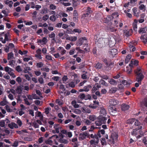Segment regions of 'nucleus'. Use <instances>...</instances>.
Instances as JSON below:
<instances>
[{"instance_id":"obj_58","label":"nucleus","mask_w":147,"mask_h":147,"mask_svg":"<svg viewBox=\"0 0 147 147\" xmlns=\"http://www.w3.org/2000/svg\"><path fill=\"white\" fill-rule=\"evenodd\" d=\"M49 16L47 15H45L44 16L42 17V20L44 21H46L47 20V19L49 18Z\"/></svg>"},{"instance_id":"obj_51","label":"nucleus","mask_w":147,"mask_h":147,"mask_svg":"<svg viewBox=\"0 0 147 147\" xmlns=\"http://www.w3.org/2000/svg\"><path fill=\"white\" fill-rule=\"evenodd\" d=\"M15 63V61L13 60H10L9 62V65L13 67L14 65V64Z\"/></svg>"},{"instance_id":"obj_17","label":"nucleus","mask_w":147,"mask_h":147,"mask_svg":"<svg viewBox=\"0 0 147 147\" xmlns=\"http://www.w3.org/2000/svg\"><path fill=\"white\" fill-rule=\"evenodd\" d=\"M6 122L7 123L9 121V120L7 119H6L5 120H2L0 122V125L2 127H4L5 125V122L6 121Z\"/></svg>"},{"instance_id":"obj_32","label":"nucleus","mask_w":147,"mask_h":147,"mask_svg":"<svg viewBox=\"0 0 147 147\" xmlns=\"http://www.w3.org/2000/svg\"><path fill=\"white\" fill-rule=\"evenodd\" d=\"M45 142L46 144H48L51 146H52V145L53 142L51 140L49 139H48L45 140Z\"/></svg>"},{"instance_id":"obj_42","label":"nucleus","mask_w":147,"mask_h":147,"mask_svg":"<svg viewBox=\"0 0 147 147\" xmlns=\"http://www.w3.org/2000/svg\"><path fill=\"white\" fill-rule=\"evenodd\" d=\"M139 8L140 10H146L145 6L143 4L140 5V6L139 7Z\"/></svg>"},{"instance_id":"obj_49","label":"nucleus","mask_w":147,"mask_h":147,"mask_svg":"<svg viewBox=\"0 0 147 147\" xmlns=\"http://www.w3.org/2000/svg\"><path fill=\"white\" fill-rule=\"evenodd\" d=\"M45 113L46 115L48 114L49 113V110H51V108L49 107H47L45 109Z\"/></svg>"},{"instance_id":"obj_14","label":"nucleus","mask_w":147,"mask_h":147,"mask_svg":"<svg viewBox=\"0 0 147 147\" xmlns=\"http://www.w3.org/2000/svg\"><path fill=\"white\" fill-rule=\"evenodd\" d=\"M78 13L77 12V11L76 10H74L73 13L74 17L73 18V20L74 21H76L78 20Z\"/></svg>"},{"instance_id":"obj_5","label":"nucleus","mask_w":147,"mask_h":147,"mask_svg":"<svg viewBox=\"0 0 147 147\" xmlns=\"http://www.w3.org/2000/svg\"><path fill=\"white\" fill-rule=\"evenodd\" d=\"M117 52L116 49L111 48L109 49V53L110 57H113L117 54Z\"/></svg>"},{"instance_id":"obj_46","label":"nucleus","mask_w":147,"mask_h":147,"mask_svg":"<svg viewBox=\"0 0 147 147\" xmlns=\"http://www.w3.org/2000/svg\"><path fill=\"white\" fill-rule=\"evenodd\" d=\"M50 9L51 10H54L56 8V7L53 4H51L49 6Z\"/></svg>"},{"instance_id":"obj_26","label":"nucleus","mask_w":147,"mask_h":147,"mask_svg":"<svg viewBox=\"0 0 147 147\" xmlns=\"http://www.w3.org/2000/svg\"><path fill=\"white\" fill-rule=\"evenodd\" d=\"M117 90V88L116 87L111 88L110 90V91L111 93H115Z\"/></svg>"},{"instance_id":"obj_48","label":"nucleus","mask_w":147,"mask_h":147,"mask_svg":"<svg viewBox=\"0 0 147 147\" xmlns=\"http://www.w3.org/2000/svg\"><path fill=\"white\" fill-rule=\"evenodd\" d=\"M50 19L52 21H55L56 20V18L54 15L50 16Z\"/></svg>"},{"instance_id":"obj_11","label":"nucleus","mask_w":147,"mask_h":147,"mask_svg":"<svg viewBox=\"0 0 147 147\" xmlns=\"http://www.w3.org/2000/svg\"><path fill=\"white\" fill-rule=\"evenodd\" d=\"M36 52L37 54L35 55V57L37 58V59H41L42 58V57L41 55V50L40 49H38L36 51Z\"/></svg>"},{"instance_id":"obj_37","label":"nucleus","mask_w":147,"mask_h":147,"mask_svg":"<svg viewBox=\"0 0 147 147\" xmlns=\"http://www.w3.org/2000/svg\"><path fill=\"white\" fill-rule=\"evenodd\" d=\"M4 70L8 73L10 71H13V69L8 66H6L5 67Z\"/></svg>"},{"instance_id":"obj_23","label":"nucleus","mask_w":147,"mask_h":147,"mask_svg":"<svg viewBox=\"0 0 147 147\" xmlns=\"http://www.w3.org/2000/svg\"><path fill=\"white\" fill-rule=\"evenodd\" d=\"M13 57V54L12 52H11L7 54V59L10 60L12 59Z\"/></svg>"},{"instance_id":"obj_1","label":"nucleus","mask_w":147,"mask_h":147,"mask_svg":"<svg viewBox=\"0 0 147 147\" xmlns=\"http://www.w3.org/2000/svg\"><path fill=\"white\" fill-rule=\"evenodd\" d=\"M134 72L136 76V81L140 83L144 78V76L142 73L140 68H137L134 70Z\"/></svg>"},{"instance_id":"obj_12","label":"nucleus","mask_w":147,"mask_h":147,"mask_svg":"<svg viewBox=\"0 0 147 147\" xmlns=\"http://www.w3.org/2000/svg\"><path fill=\"white\" fill-rule=\"evenodd\" d=\"M139 61L138 60H131L129 64V66L131 67H133L134 65L137 66L138 65Z\"/></svg>"},{"instance_id":"obj_38","label":"nucleus","mask_w":147,"mask_h":147,"mask_svg":"<svg viewBox=\"0 0 147 147\" xmlns=\"http://www.w3.org/2000/svg\"><path fill=\"white\" fill-rule=\"evenodd\" d=\"M43 65V63L42 62H40L36 63V66L38 68L42 67Z\"/></svg>"},{"instance_id":"obj_6","label":"nucleus","mask_w":147,"mask_h":147,"mask_svg":"<svg viewBox=\"0 0 147 147\" xmlns=\"http://www.w3.org/2000/svg\"><path fill=\"white\" fill-rule=\"evenodd\" d=\"M100 109V115L105 116L107 114V112L106 109L103 108V106H101L99 107V109Z\"/></svg>"},{"instance_id":"obj_24","label":"nucleus","mask_w":147,"mask_h":147,"mask_svg":"<svg viewBox=\"0 0 147 147\" xmlns=\"http://www.w3.org/2000/svg\"><path fill=\"white\" fill-rule=\"evenodd\" d=\"M92 87L90 85H87L86 86H85L84 87V90L85 92H88L90 89Z\"/></svg>"},{"instance_id":"obj_39","label":"nucleus","mask_w":147,"mask_h":147,"mask_svg":"<svg viewBox=\"0 0 147 147\" xmlns=\"http://www.w3.org/2000/svg\"><path fill=\"white\" fill-rule=\"evenodd\" d=\"M5 108L7 111L8 112H11L12 111L9 106L8 105H6L5 106Z\"/></svg>"},{"instance_id":"obj_60","label":"nucleus","mask_w":147,"mask_h":147,"mask_svg":"<svg viewBox=\"0 0 147 147\" xmlns=\"http://www.w3.org/2000/svg\"><path fill=\"white\" fill-rule=\"evenodd\" d=\"M42 41L44 44H45L47 42V39L46 37H43L42 39Z\"/></svg>"},{"instance_id":"obj_33","label":"nucleus","mask_w":147,"mask_h":147,"mask_svg":"<svg viewBox=\"0 0 147 147\" xmlns=\"http://www.w3.org/2000/svg\"><path fill=\"white\" fill-rule=\"evenodd\" d=\"M85 96L84 93H80L78 96V98L81 99H85Z\"/></svg>"},{"instance_id":"obj_31","label":"nucleus","mask_w":147,"mask_h":147,"mask_svg":"<svg viewBox=\"0 0 147 147\" xmlns=\"http://www.w3.org/2000/svg\"><path fill=\"white\" fill-rule=\"evenodd\" d=\"M102 66V64L101 63H98L97 64H96L95 67L96 68L98 69H99L101 68Z\"/></svg>"},{"instance_id":"obj_47","label":"nucleus","mask_w":147,"mask_h":147,"mask_svg":"<svg viewBox=\"0 0 147 147\" xmlns=\"http://www.w3.org/2000/svg\"><path fill=\"white\" fill-rule=\"evenodd\" d=\"M20 142V141H15L13 143V144L12 145V146L15 147H17L18 146L19 142Z\"/></svg>"},{"instance_id":"obj_4","label":"nucleus","mask_w":147,"mask_h":147,"mask_svg":"<svg viewBox=\"0 0 147 147\" xmlns=\"http://www.w3.org/2000/svg\"><path fill=\"white\" fill-rule=\"evenodd\" d=\"M92 11L90 7H88L85 11V13L82 15V18L84 19L85 17H88L90 14L92 13Z\"/></svg>"},{"instance_id":"obj_9","label":"nucleus","mask_w":147,"mask_h":147,"mask_svg":"<svg viewBox=\"0 0 147 147\" xmlns=\"http://www.w3.org/2000/svg\"><path fill=\"white\" fill-rule=\"evenodd\" d=\"M87 134L85 132H83V133H80L79 135V139L80 140H83L85 139L86 137Z\"/></svg>"},{"instance_id":"obj_2","label":"nucleus","mask_w":147,"mask_h":147,"mask_svg":"<svg viewBox=\"0 0 147 147\" xmlns=\"http://www.w3.org/2000/svg\"><path fill=\"white\" fill-rule=\"evenodd\" d=\"M107 119V117L100 115L98 117L96 120L95 121V124L97 126H100L103 124H105Z\"/></svg>"},{"instance_id":"obj_18","label":"nucleus","mask_w":147,"mask_h":147,"mask_svg":"<svg viewBox=\"0 0 147 147\" xmlns=\"http://www.w3.org/2000/svg\"><path fill=\"white\" fill-rule=\"evenodd\" d=\"M107 30L111 32H115L117 30L115 28V27L111 26L108 27Z\"/></svg>"},{"instance_id":"obj_59","label":"nucleus","mask_w":147,"mask_h":147,"mask_svg":"<svg viewBox=\"0 0 147 147\" xmlns=\"http://www.w3.org/2000/svg\"><path fill=\"white\" fill-rule=\"evenodd\" d=\"M68 78L67 76H64L62 78V80L63 81V82L64 83H65V82L67 81V80Z\"/></svg>"},{"instance_id":"obj_3","label":"nucleus","mask_w":147,"mask_h":147,"mask_svg":"<svg viewBox=\"0 0 147 147\" xmlns=\"http://www.w3.org/2000/svg\"><path fill=\"white\" fill-rule=\"evenodd\" d=\"M108 109L110 114L112 116H114L117 115V109L116 106L109 105Z\"/></svg>"},{"instance_id":"obj_63","label":"nucleus","mask_w":147,"mask_h":147,"mask_svg":"<svg viewBox=\"0 0 147 147\" xmlns=\"http://www.w3.org/2000/svg\"><path fill=\"white\" fill-rule=\"evenodd\" d=\"M91 98V96L89 94H88L86 96H85V100H90Z\"/></svg>"},{"instance_id":"obj_61","label":"nucleus","mask_w":147,"mask_h":147,"mask_svg":"<svg viewBox=\"0 0 147 147\" xmlns=\"http://www.w3.org/2000/svg\"><path fill=\"white\" fill-rule=\"evenodd\" d=\"M120 82L122 84L125 86L127 85L128 84L126 80H123Z\"/></svg>"},{"instance_id":"obj_41","label":"nucleus","mask_w":147,"mask_h":147,"mask_svg":"<svg viewBox=\"0 0 147 147\" xmlns=\"http://www.w3.org/2000/svg\"><path fill=\"white\" fill-rule=\"evenodd\" d=\"M82 111L84 113H90L91 112L90 110L88 108L86 109L83 108L82 109Z\"/></svg>"},{"instance_id":"obj_40","label":"nucleus","mask_w":147,"mask_h":147,"mask_svg":"<svg viewBox=\"0 0 147 147\" xmlns=\"http://www.w3.org/2000/svg\"><path fill=\"white\" fill-rule=\"evenodd\" d=\"M114 65V62H111L109 64L108 63V65H107L106 66L107 67H108L110 68L113 67Z\"/></svg>"},{"instance_id":"obj_34","label":"nucleus","mask_w":147,"mask_h":147,"mask_svg":"<svg viewBox=\"0 0 147 147\" xmlns=\"http://www.w3.org/2000/svg\"><path fill=\"white\" fill-rule=\"evenodd\" d=\"M138 130V129L137 128H136V129H133V131L131 132V135L135 136L137 135V131Z\"/></svg>"},{"instance_id":"obj_8","label":"nucleus","mask_w":147,"mask_h":147,"mask_svg":"<svg viewBox=\"0 0 147 147\" xmlns=\"http://www.w3.org/2000/svg\"><path fill=\"white\" fill-rule=\"evenodd\" d=\"M132 11L134 13V15L137 18L139 17L140 12V10L138 11L137 8L135 7L132 9Z\"/></svg>"},{"instance_id":"obj_15","label":"nucleus","mask_w":147,"mask_h":147,"mask_svg":"<svg viewBox=\"0 0 147 147\" xmlns=\"http://www.w3.org/2000/svg\"><path fill=\"white\" fill-rule=\"evenodd\" d=\"M90 138H94V140H96V143H98L99 140L96 134H94V135L92 134H90Z\"/></svg>"},{"instance_id":"obj_20","label":"nucleus","mask_w":147,"mask_h":147,"mask_svg":"<svg viewBox=\"0 0 147 147\" xmlns=\"http://www.w3.org/2000/svg\"><path fill=\"white\" fill-rule=\"evenodd\" d=\"M131 57V55H128L126 57L125 59V63H127L129 61Z\"/></svg>"},{"instance_id":"obj_54","label":"nucleus","mask_w":147,"mask_h":147,"mask_svg":"<svg viewBox=\"0 0 147 147\" xmlns=\"http://www.w3.org/2000/svg\"><path fill=\"white\" fill-rule=\"evenodd\" d=\"M99 106H96V105L94 104H93V105H89L90 107L93 109H95L97 108H98V109H99Z\"/></svg>"},{"instance_id":"obj_57","label":"nucleus","mask_w":147,"mask_h":147,"mask_svg":"<svg viewBox=\"0 0 147 147\" xmlns=\"http://www.w3.org/2000/svg\"><path fill=\"white\" fill-rule=\"evenodd\" d=\"M124 12L126 13V16L128 18H131L132 17V16L131 14L129 13H127V11L126 10H125L124 11Z\"/></svg>"},{"instance_id":"obj_7","label":"nucleus","mask_w":147,"mask_h":147,"mask_svg":"<svg viewBox=\"0 0 147 147\" xmlns=\"http://www.w3.org/2000/svg\"><path fill=\"white\" fill-rule=\"evenodd\" d=\"M119 103V101L115 99H112L109 100V105L116 106Z\"/></svg>"},{"instance_id":"obj_16","label":"nucleus","mask_w":147,"mask_h":147,"mask_svg":"<svg viewBox=\"0 0 147 147\" xmlns=\"http://www.w3.org/2000/svg\"><path fill=\"white\" fill-rule=\"evenodd\" d=\"M124 34L126 36H129L132 34V30H125L124 32Z\"/></svg>"},{"instance_id":"obj_44","label":"nucleus","mask_w":147,"mask_h":147,"mask_svg":"<svg viewBox=\"0 0 147 147\" xmlns=\"http://www.w3.org/2000/svg\"><path fill=\"white\" fill-rule=\"evenodd\" d=\"M31 69H30V68L29 67H25L24 70V73H26L28 72V71L29 70H30Z\"/></svg>"},{"instance_id":"obj_43","label":"nucleus","mask_w":147,"mask_h":147,"mask_svg":"<svg viewBox=\"0 0 147 147\" xmlns=\"http://www.w3.org/2000/svg\"><path fill=\"white\" fill-rule=\"evenodd\" d=\"M48 13L47 10V8H44L41 10L40 13L42 14L44 13Z\"/></svg>"},{"instance_id":"obj_27","label":"nucleus","mask_w":147,"mask_h":147,"mask_svg":"<svg viewBox=\"0 0 147 147\" xmlns=\"http://www.w3.org/2000/svg\"><path fill=\"white\" fill-rule=\"evenodd\" d=\"M99 83L101 84H102L103 85L107 86L108 84L104 80H102V79H101L99 81Z\"/></svg>"},{"instance_id":"obj_55","label":"nucleus","mask_w":147,"mask_h":147,"mask_svg":"<svg viewBox=\"0 0 147 147\" xmlns=\"http://www.w3.org/2000/svg\"><path fill=\"white\" fill-rule=\"evenodd\" d=\"M12 71H10L9 72H8V74L10 75L13 78H14L16 77V76L14 75V73H13L12 72Z\"/></svg>"},{"instance_id":"obj_13","label":"nucleus","mask_w":147,"mask_h":147,"mask_svg":"<svg viewBox=\"0 0 147 147\" xmlns=\"http://www.w3.org/2000/svg\"><path fill=\"white\" fill-rule=\"evenodd\" d=\"M135 125L136 126H138L137 128L138 129V130L141 129L142 128V126L141 125L140 123L137 119H136L135 122Z\"/></svg>"},{"instance_id":"obj_36","label":"nucleus","mask_w":147,"mask_h":147,"mask_svg":"<svg viewBox=\"0 0 147 147\" xmlns=\"http://www.w3.org/2000/svg\"><path fill=\"white\" fill-rule=\"evenodd\" d=\"M99 76L100 77L102 78V79L106 80H107L109 78V77L106 75H99Z\"/></svg>"},{"instance_id":"obj_53","label":"nucleus","mask_w":147,"mask_h":147,"mask_svg":"<svg viewBox=\"0 0 147 147\" xmlns=\"http://www.w3.org/2000/svg\"><path fill=\"white\" fill-rule=\"evenodd\" d=\"M66 30L67 31H66V32L67 33L71 34H72L73 32V31L71 29L68 28Z\"/></svg>"},{"instance_id":"obj_10","label":"nucleus","mask_w":147,"mask_h":147,"mask_svg":"<svg viewBox=\"0 0 147 147\" xmlns=\"http://www.w3.org/2000/svg\"><path fill=\"white\" fill-rule=\"evenodd\" d=\"M130 107L129 105L126 104H123L121 105V109L122 111H125L128 110Z\"/></svg>"},{"instance_id":"obj_21","label":"nucleus","mask_w":147,"mask_h":147,"mask_svg":"<svg viewBox=\"0 0 147 147\" xmlns=\"http://www.w3.org/2000/svg\"><path fill=\"white\" fill-rule=\"evenodd\" d=\"M76 50L78 51L77 53V54H78L79 53L82 54L84 53V51L80 49L79 47H76Z\"/></svg>"},{"instance_id":"obj_30","label":"nucleus","mask_w":147,"mask_h":147,"mask_svg":"<svg viewBox=\"0 0 147 147\" xmlns=\"http://www.w3.org/2000/svg\"><path fill=\"white\" fill-rule=\"evenodd\" d=\"M89 119L92 121H94L96 119V117L95 115H90L89 116Z\"/></svg>"},{"instance_id":"obj_56","label":"nucleus","mask_w":147,"mask_h":147,"mask_svg":"<svg viewBox=\"0 0 147 147\" xmlns=\"http://www.w3.org/2000/svg\"><path fill=\"white\" fill-rule=\"evenodd\" d=\"M141 106H145L146 108H147V100H145L141 104Z\"/></svg>"},{"instance_id":"obj_28","label":"nucleus","mask_w":147,"mask_h":147,"mask_svg":"<svg viewBox=\"0 0 147 147\" xmlns=\"http://www.w3.org/2000/svg\"><path fill=\"white\" fill-rule=\"evenodd\" d=\"M7 104V102L5 99H4L3 100L0 102V105L4 106Z\"/></svg>"},{"instance_id":"obj_22","label":"nucleus","mask_w":147,"mask_h":147,"mask_svg":"<svg viewBox=\"0 0 147 147\" xmlns=\"http://www.w3.org/2000/svg\"><path fill=\"white\" fill-rule=\"evenodd\" d=\"M136 119L135 118H132L129 119L127 121V123L129 124H132L133 123L135 122Z\"/></svg>"},{"instance_id":"obj_64","label":"nucleus","mask_w":147,"mask_h":147,"mask_svg":"<svg viewBox=\"0 0 147 147\" xmlns=\"http://www.w3.org/2000/svg\"><path fill=\"white\" fill-rule=\"evenodd\" d=\"M142 39L144 40L143 41V42L144 44H147V37H145L144 36L143 37Z\"/></svg>"},{"instance_id":"obj_45","label":"nucleus","mask_w":147,"mask_h":147,"mask_svg":"<svg viewBox=\"0 0 147 147\" xmlns=\"http://www.w3.org/2000/svg\"><path fill=\"white\" fill-rule=\"evenodd\" d=\"M69 85L72 88H74L75 87V84L73 81L70 82L69 83Z\"/></svg>"},{"instance_id":"obj_19","label":"nucleus","mask_w":147,"mask_h":147,"mask_svg":"<svg viewBox=\"0 0 147 147\" xmlns=\"http://www.w3.org/2000/svg\"><path fill=\"white\" fill-rule=\"evenodd\" d=\"M109 83L113 85H116L117 84V82L113 79H111L109 81Z\"/></svg>"},{"instance_id":"obj_25","label":"nucleus","mask_w":147,"mask_h":147,"mask_svg":"<svg viewBox=\"0 0 147 147\" xmlns=\"http://www.w3.org/2000/svg\"><path fill=\"white\" fill-rule=\"evenodd\" d=\"M110 60H107L106 58H105L102 59V61L105 63L106 66L108 65V63L110 61Z\"/></svg>"},{"instance_id":"obj_35","label":"nucleus","mask_w":147,"mask_h":147,"mask_svg":"<svg viewBox=\"0 0 147 147\" xmlns=\"http://www.w3.org/2000/svg\"><path fill=\"white\" fill-rule=\"evenodd\" d=\"M77 39V38L76 36H72L71 37H69V38L68 39V40L71 41H76Z\"/></svg>"},{"instance_id":"obj_52","label":"nucleus","mask_w":147,"mask_h":147,"mask_svg":"<svg viewBox=\"0 0 147 147\" xmlns=\"http://www.w3.org/2000/svg\"><path fill=\"white\" fill-rule=\"evenodd\" d=\"M49 36L50 38H54L55 36V35L53 32H52L51 34L49 35Z\"/></svg>"},{"instance_id":"obj_62","label":"nucleus","mask_w":147,"mask_h":147,"mask_svg":"<svg viewBox=\"0 0 147 147\" xmlns=\"http://www.w3.org/2000/svg\"><path fill=\"white\" fill-rule=\"evenodd\" d=\"M17 123L20 126H21L22 124V121L19 119H18L17 120Z\"/></svg>"},{"instance_id":"obj_50","label":"nucleus","mask_w":147,"mask_h":147,"mask_svg":"<svg viewBox=\"0 0 147 147\" xmlns=\"http://www.w3.org/2000/svg\"><path fill=\"white\" fill-rule=\"evenodd\" d=\"M16 70L18 72L22 71V69L20 65L17 66L16 68Z\"/></svg>"},{"instance_id":"obj_29","label":"nucleus","mask_w":147,"mask_h":147,"mask_svg":"<svg viewBox=\"0 0 147 147\" xmlns=\"http://www.w3.org/2000/svg\"><path fill=\"white\" fill-rule=\"evenodd\" d=\"M16 91L18 94H21L22 92V88L21 86H20L18 87Z\"/></svg>"}]
</instances>
